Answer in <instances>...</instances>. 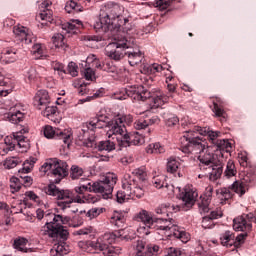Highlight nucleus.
Here are the masks:
<instances>
[{"label": "nucleus", "mask_w": 256, "mask_h": 256, "mask_svg": "<svg viewBox=\"0 0 256 256\" xmlns=\"http://www.w3.org/2000/svg\"><path fill=\"white\" fill-rule=\"evenodd\" d=\"M32 53L33 55H38L39 57H43V53H44L43 46H41V44L39 43L34 44L32 47Z\"/></svg>", "instance_id": "680f3d73"}, {"label": "nucleus", "mask_w": 256, "mask_h": 256, "mask_svg": "<svg viewBox=\"0 0 256 256\" xmlns=\"http://www.w3.org/2000/svg\"><path fill=\"white\" fill-rule=\"evenodd\" d=\"M182 205L181 206H174L169 203L161 204L156 208L157 215H167L169 216V213L172 211H189L193 205H195V199L198 197L197 190L193 188V186H186L184 188V191L180 194Z\"/></svg>", "instance_id": "0eeeda50"}, {"label": "nucleus", "mask_w": 256, "mask_h": 256, "mask_svg": "<svg viewBox=\"0 0 256 256\" xmlns=\"http://www.w3.org/2000/svg\"><path fill=\"white\" fill-rule=\"evenodd\" d=\"M121 247L119 246H111L109 248H106L103 250V254L107 256H115V255H120L121 253Z\"/></svg>", "instance_id": "8fccbe9b"}, {"label": "nucleus", "mask_w": 256, "mask_h": 256, "mask_svg": "<svg viewBox=\"0 0 256 256\" xmlns=\"http://www.w3.org/2000/svg\"><path fill=\"white\" fill-rule=\"evenodd\" d=\"M121 238V231H116L114 233H105L100 236L96 242H78V247L82 249V251H89V248L95 249L96 251H105L107 248L111 246L112 243L115 242L116 239Z\"/></svg>", "instance_id": "f8f14e48"}, {"label": "nucleus", "mask_w": 256, "mask_h": 256, "mask_svg": "<svg viewBox=\"0 0 256 256\" xmlns=\"http://www.w3.org/2000/svg\"><path fill=\"white\" fill-rule=\"evenodd\" d=\"M187 133H198V135H203L209 137V141L212 144V149L214 151H225V153H231V142L225 139H218L221 136L220 131H212L207 127L195 126L193 130L187 131Z\"/></svg>", "instance_id": "9d476101"}, {"label": "nucleus", "mask_w": 256, "mask_h": 256, "mask_svg": "<svg viewBox=\"0 0 256 256\" xmlns=\"http://www.w3.org/2000/svg\"><path fill=\"white\" fill-rule=\"evenodd\" d=\"M117 185V174L108 172L102 181L92 182L89 178H82L79 185L74 188L76 196L74 203H97L99 196L89 193H97L104 199L113 197V189Z\"/></svg>", "instance_id": "f03ea898"}, {"label": "nucleus", "mask_w": 256, "mask_h": 256, "mask_svg": "<svg viewBox=\"0 0 256 256\" xmlns=\"http://www.w3.org/2000/svg\"><path fill=\"white\" fill-rule=\"evenodd\" d=\"M183 141L187 142V144H184V149L189 151V153H191V151L199 153L198 160L201 163L200 167H210L215 163L213 162L215 159L214 155L209 151V147H207V142H205V140L197 136L195 137L193 133H188L180 138L181 149H183Z\"/></svg>", "instance_id": "39448f33"}, {"label": "nucleus", "mask_w": 256, "mask_h": 256, "mask_svg": "<svg viewBox=\"0 0 256 256\" xmlns=\"http://www.w3.org/2000/svg\"><path fill=\"white\" fill-rule=\"evenodd\" d=\"M41 21H47V23H51L53 21V11L50 9L41 10L39 16Z\"/></svg>", "instance_id": "09e8293b"}, {"label": "nucleus", "mask_w": 256, "mask_h": 256, "mask_svg": "<svg viewBox=\"0 0 256 256\" xmlns=\"http://www.w3.org/2000/svg\"><path fill=\"white\" fill-rule=\"evenodd\" d=\"M21 163V160L17 157L6 158L3 162L5 169H15V167Z\"/></svg>", "instance_id": "c03bdc74"}, {"label": "nucleus", "mask_w": 256, "mask_h": 256, "mask_svg": "<svg viewBox=\"0 0 256 256\" xmlns=\"http://www.w3.org/2000/svg\"><path fill=\"white\" fill-rule=\"evenodd\" d=\"M148 126H149V121L145 119H139L134 123V129H136L137 131L147 129Z\"/></svg>", "instance_id": "6e6d98bb"}, {"label": "nucleus", "mask_w": 256, "mask_h": 256, "mask_svg": "<svg viewBox=\"0 0 256 256\" xmlns=\"http://www.w3.org/2000/svg\"><path fill=\"white\" fill-rule=\"evenodd\" d=\"M145 143V137L139 132L128 133L125 137L122 147H131V145H143Z\"/></svg>", "instance_id": "aec40b11"}, {"label": "nucleus", "mask_w": 256, "mask_h": 256, "mask_svg": "<svg viewBox=\"0 0 256 256\" xmlns=\"http://www.w3.org/2000/svg\"><path fill=\"white\" fill-rule=\"evenodd\" d=\"M237 175V167H235V162L233 160H228L226 168L224 170V177L226 179H231Z\"/></svg>", "instance_id": "2f4dec72"}, {"label": "nucleus", "mask_w": 256, "mask_h": 256, "mask_svg": "<svg viewBox=\"0 0 256 256\" xmlns=\"http://www.w3.org/2000/svg\"><path fill=\"white\" fill-rule=\"evenodd\" d=\"M166 256H181V251L177 248L170 247L167 250Z\"/></svg>", "instance_id": "774afa93"}, {"label": "nucleus", "mask_w": 256, "mask_h": 256, "mask_svg": "<svg viewBox=\"0 0 256 256\" xmlns=\"http://www.w3.org/2000/svg\"><path fill=\"white\" fill-rule=\"evenodd\" d=\"M173 223H175L173 219L155 217L151 231H165L167 237H175L176 239H180L182 243H187L189 241V234L183 228Z\"/></svg>", "instance_id": "1a4fd4ad"}, {"label": "nucleus", "mask_w": 256, "mask_h": 256, "mask_svg": "<svg viewBox=\"0 0 256 256\" xmlns=\"http://www.w3.org/2000/svg\"><path fill=\"white\" fill-rule=\"evenodd\" d=\"M20 183L24 185V187H31V185H33V178L28 175L20 176Z\"/></svg>", "instance_id": "052dcab7"}, {"label": "nucleus", "mask_w": 256, "mask_h": 256, "mask_svg": "<svg viewBox=\"0 0 256 256\" xmlns=\"http://www.w3.org/2000/svg\"><path fill=\"white\" fill-rule=\"evenodd\" d=\"M42 115L44 117H47V119H50V121H55L53 120V117L57 116V106H51L47 104L46 106L43 107Z\"/></svg>", "instance_id": "f704fd0d"}, {"label": "nucleus", "mask_w": 256, "mask_h": 256, "mask_svg": "<svg viewBox=\"0 0 256 256\" xmlns=\"http://www.w3.org/2000/svg\"><path fill=\"white\" fill-rule=\"evenodd\" d=\"M134 249H136V256H147V252H145V242H143V240H138L136 244H134Z\"/></svg>", "instance_id": "de8ad7c7"}, {"label": "nucleus", "mask_w": 256, "mask_h": 256, "mask_svg": "<svg viewBox=\"0 0 256 256\" xmlns=\"http://www.w3.org/2000/svg\"><path fill=\"white\" fill-rule=\"evenodd\" d=\"M213 113H215L216 117H222L225 119L227 117V113L223 109V107L219 106L217 103H213V108H212Z\"/></svg>", "instance_id": "864d4df0"}, {"label": "nucleus", "mask_w": 256, "mask_h": 256, "mask_svg": "<svg viewBox=\"0 0 256 256\" xmlns=\"http://www.w3.org/2000/svg\"><path fill=\"white\" fill-rule=\"evenodd\" d=\"M108 127L107 137L108 139H116L118 145L123 147L125 143V138L128 135L127 128L123 124L122 118H114L109 120V117L100 114L92 118L90 122H86L82 125L81 132L82 139L84 141L85 147L93 149L97 147V142H95V129H103Z\"/></svg>", "instance_id": "f257e3e1"}, {"label": "nucleus", "mask_w": 256, "mask_h": 256, "mask_svg": "<svg viewBox=\"0 0 256 256\" xmlns=\"http://www.w3.org/2000/svg\"><path fill=\"white\" fill-rule=\"evenodd\" d=\"M102 71H106L107 73H119V70L114 65L110 63L103 64Z\"/></svg>", "instance_id": "e2e57ef3"}, {"label": "nucleus", "mask_w": 256, "mask_h": 256, "mask_svg": "<svg viewBox=\"0 0 256 256\" xmlns=\"http://www.w3.org/2000/svg\"><path fill=\"white\" fill-rule=\"evenodd\" d=\"M6 118L8 119V121L10 123L17 125V123H21V121H23V119H25V113H23L21 110L17 109V106H15L14 108L10 109Z\"/></svg>", "instance_id": "412c9836"}, {"label": "nucleus", "mask_w": 256, "mask_h": 256, "mask_svg": "<svg viewBox=\"0 0 256 256\" xmlns=\"http://www.w3.org/2000/svg\"><path fill=\"white\" fill-rule=\"evenodd\" d=\"M133 47V40H127L123 36L114 38V42L109 43L105 48V55L114 61H121L127 55V49Z\"/></svg>", "instance_id": "9b49d317"}, {"label": "nucleus", "mask_w": 256, "mask_h": 256, "mask_svg": "<svg viewBox=\"0 0 256 256\" xmlns=\"http://www.w3.org/2000/svg\"><path fill=\"white\" fill-rule=\"evenodd\" d=\"M45 225L40 230V235H47L51 239L56 241H67L69 238V231L64 225H67L71 221V217L61 214H55L48 212L44 217Z\"/></svg>", "instance_id": "20e7f679"}, {"label": "nucleus", "mask_w": 256, "mask_h": 256, "mask_svg": "<svg viewBox=\"0 0 256 256\" xmlns=\"http://www.w3.org/2000/svg\"><path fill=\"white\" fill-rule=\"evenodd\" d=\"M127 19L121 16V7L117 4L108 3L100 9L99 19L93 27L96 33H107L111 29H117L126 25Z\"/></svg>", "instance_id": "7ed1b4c3"}, {"label": "nucleus", "mask_w": 256, "mask_h": 256, "mask_svg": "<svg viewBox=\"0 0 256 256\" xmlns=\"http://www.w3.org/2000/svg\"><path fill=\"white\" fill-rule=\"evenodd\" d=\"M83 25V22L81 20H72L71 22H68L63 25V29H66L67 33H70V31H74V29H79Z\"/></svg>", "instance_id": "79ce46f5"}, {"label": "nucleus", "mask_w": 256, "mask_h": 256, "mask_svg": "<svg viewBox=\"0 0 256 256\" xmlns=\"http://www.w3.org/2000/svg\"><path fill=\"white\" fill-rule=\"evenodd\" d=\"M166 180L167 177L165 175H158L153 178L152 183L156 189H163V187H165L167 184V182H165Z\"/></svg>", "instance_id": "a19ab883"}, {"label": "nucleus", "mask_w": 256, "mask_h": 256, "mask_svg": "<svg viewBox=\"0 0 256 256\" xmlns=\"http://www.w3.org/2000/svg\"><path fill=\"white\" fill-rule=\"evenodd\" d=\"M167 127H175L179 123V118L177 116H170L165 121Z\"/></svg>", "instance_id": "69168bd1"}, {"label": "nucleus", "mask_w": 256, "mask_h": 256, "mask_svg": "<svg viewBox=\"0 0 256 256\" xmlns=\"http://www.w3.org/2000/svg\"><path fill=\"white\" fill-rule=\"evenodd\" d=\"M52 40H53V45L58 49L65 47V36H63V34H60V33L55 34L52 37Z\"/></svg>", "instance_id": "a18cd8bd"}, {"label": "nucleus", "mask_w": 256, "mask_h": 256, "mask_svg": "<svg viewBox=\"0 0 256 256\" xmlns=\"http://www.w3.org/2000/svg\"><path fill=\"white\" fill-rule=\"evenodd\" d=\"M4 143L6 145V147L3 149L4 153H9V151H13L15 149V147H17V138H12L7 136L4 139Z\"/></svg>", "instance_id": "4c0bfd02"}, {"label": "nucleus", "mask_w": 256, "mask_h": 256, "mask_svg": "<svg viewBox=\"0 0 256 256\" xmlns=\"http://www.w3.org/2000/svg\"><path fill=\"white\" fill-rule=\"evenodd\" d=\"M33 170V164L29 163V160H26L23 164V168L21 170H19V173H31V171Z\"/></svg>", "instance_id": "338daca9"}, {"label": "nucleus", "mask_w": 256, "mask_h": 256, "mask_svg": "<svg viewBox=\"0 0 256 256\" xmlns=\"http://www.w3.org/2000/svg\"><path fill=\"white\" fill-rule=\"evenodd\" d=\"M159 253V246L157 245H148L146 255L153 256Z\"/></svg>", "instance_id": "0e129e2a"}, {"label": "nucleus", "mask_w": 256, "mask_h": 256, "mask_svg": "<svg viewBox=\"0 0 256 256\" xmlns=\"http://www.w3.org/2000/svg\"><path fill=\"white\" fill-rule=\"evenodd\" d=\"M136 221H140L143 223V226H140L137 231L139 235L142 237H146V235H151V227H153V223L155 221V217L153 214L145 209L140 210L134 217Z\"/></svg>", "instance_id": "4468645a"}, {"label": "nucleus", "mask_w": 256, "mask_h": 256, "mask_svg": "<svg viewBox=\"0 0 256 256\" xmlns=\"http://www.w3.org/2000/svg\"><path fill=\"white\" fill-rule=\"evenodd\" d=\"M110 223L115 227H123L125 225V216L119 212H114L110 217Z\"/></svg>", "instance_id": "473e14b6"}, {"label": "nucleus", "mask_w": 256, "mask_h": 256, "mask_svg": "<svg viewBox=\"0 0 256 256\" xmlns=\"http://www.w3.org/2000/svg\"><path fill=\"white\" fill-rule=\"evenodd\" d=\"M86 68H84L83 76L86 81H95L97 79V76L95 75V70L92 69L91 66L85 65Z\"/></svg>", "instance_id": "37998d69"}, {"label": "nucleus", "mask_w": 256, "mask_h": 256, "mask_svg": "<svg viewBox=\"0 0 256 256\" xmlns=\"http://www.w3.org/2000/svg\"><path fill=\"white\" fill-rule=\"evenodd\" d=\"M13 33L16 39H18V41H22L25 43V45H30V43L35 41V36H33V33H30L29 29H27L25 26H15L13 28Z\"/></svg>", "instance_id": "a211bd4d"}, {"label": "nucleus", "mask_w": 256, "mask_h": 256, "mask_svg": "<svg viewBox=\"0 0 256 256\" xmlns=\"http://www.w3.org/2000/svg\"><path fill=\"white\" fill-rule=\"evenodd\" d=\"M125 93L127 97H131L134 101H147V99H149L153 103L155 109L165 105V103L169 101V97L173 99V94L165 96L160 91L151 93L150 91L145 90L142 85L130 86L125 89Z\"/></svg>", "instance_id": "423d86ee"}, {"label": "nucleus", "mask_w": 256, "mask_h": 256, "mask_svg": "<svg viewBox=\"0 0 256 256\" xmlns=\"http://www.w3.org/2000/svg\"><path fill=\"white\" fill-rule=\"evenodd\" d=\"M98 151H107L111 153V151H115V142L112 140H103L98 143Z\"/></svg>", "instance_id": "72a5a7b5"}, {"label": "nucleus", "mask_w": 256, "mask_h": 256, "mask_svg": "<svg viewBox=\"0 0 256 256\" xmlns=\"http://www.w3.org/2000/svg\"><path fill=\"white\" fill-rule=\"evenodd\" d=\"M179 165H181V163H179V161H177V159L171 157L168 159L167 162V172L168 173H177V169H179Z\"/></svg>", "instance_id": "ea45409f"}, {"label": "nucleus", "mask_w": 256, "mask_h": 256, "mask_svg": "<svg viewBox=\"0 0 256 256\" xmlns=\"http://www.w3.org/2000/svg\"><path fill=\"white\" fill-rule=\"evenodd\" d=\"M172 3L173 0H155V5L159 7V9H167Z\"/></svg>", "instance_id": "bf43d9fd"}, {"label": "nucleus", "mask_w": 256, "mask_h": 256, "mask_svg": "<svg viewBox=\"0 0 256 256\" xmlns=\"http://www.w3.org/2000/svg\"><path fill=\"white\" fill-rule=\"evenodd\" d=\"M202 227L204 229H213V227H215V223L209 216H205L202 219Z\"/></svg>", "instance_id": "13d9d810"}, {"label": "nucleus", "mask_w": 256, "mask_h": 256, "mask_svg": "<svg viewBox=\"0 0 256 256\" xmlns=\"http://www.w3.org/2000/svg\"><path fill=\"white\" fill-rule=\"evenodd\" d=\"M146 153L150 155H161V153H165V146L159 142L150 143L146 147Z\"/></svg>", "instance_id": "cd10ccee"}, {"label": "nucleus", "mask_w": 256, "mask_h": 256, "mask_svg": "<svg viewBox=\"0 0 256 256\" xmlns=\"http://www.w3.org/2000/svg\"><path fill=\"white\" fill-rule=\"evenodd\" d=\"M55 159H50L46 161L40 168L41 173H47V171H53V167L55 165Z\"/></svg>", "instance_id": "5fc2aeb1"}, {"label": "nucleus", "mask_w": 256, "mask_h": 256, "mask_svg": "<svg viewBox=\"0 0 256 256\" xmlns=\"http://www.w3.org/2000/svg\"><path fill=\"white\" fill-rule=\"evenodd\" d=\"M70 179H72V181L80 180L79 183H81L82 179H87L85 176V170H83V168L80 166L72 165L70 168Z\"/></svg>", "instance_id": "a878e982"}, {"label": "nucleus", "mask_w": 256, "mask_h": 256, "mask_svg": "<svg viewBox=\"0 0 256 256\" xmlns=\"http://www.w3.org/2000/svg\"><path fill=\"white\" fill-rule=\"evenodd\" d=\"M247 183H251V180L248 178H244L242 181H235L231 185V190L240 197H243V194L247 192Z\"/></svg>", "instance_id": "5701e85b"}, {"label": "nucleus", "mask_w": 256, "mask_h": 256, "mask_svg": "<svg viewBox=\"0 0 256 256\" xmlns=\"http://www.w3.org/2000/svg\"><path fill=\"white\" fill-rule=\"evenodd\" d=\"M145 195L143 186L137 183V180L131 174H125L122 179V190L116 194V201L118 203H125L129 199H141Z\"/></svg>", "instance_id": "6e6552de"}, {"label": "nucleus", "mask_w": 256, "mask_h": 256, "mask_svg": "<svg viewBox=\"0 0 256 256\" xmlns=\"http://www.w3.org/2000/svg\"><path fill=\"white\" fill-rule=\"evenodd\" d=\"M68 73L71 77H77L79 75V67L75 62H70L68 64Z\"/></svg>", "instance_id": "4d7b16f0"}, {"label": "nucleus", "mask_w": 256, "mask_h": 256, "mask_svg": "<svg viewBox=\"0 0 256 256\" xmlns=\"http://www.w3.org/2000/svg\"><path fill=\"white\" fill-rule=\"evenodd\" d=\"M51 103V98L49 97V92L46 90H39L34 96V105L38 109H43Z\"/></svg>", "instance_id": "6ab92c4d"}, {"label": "nucleus", "mask_w": 256, "mask_h": 256, "mask_svg": "<svg viewBox=\"0 0 256 256\" xmlns=\"http://www.w3.org/2000/svg\"><path fill=\"white\" fill-rule=\"evenodd\" d=\"M27 243H29V241L27 239L18 238L16 240H14L13 247L17 251H21L22 253H27L29 251V249H27V247H26Z\"/></svg>", "instance_id": "c9c22d12"}, {"label": "nucleus", "mask_w": 256, "mask_h": 256, "mask_svg": "<svg viewBox=\"0 0 256 256\" xmlns=\"http://www.w3.org/2000/svg\"><path fill=\"white\" fill-rule=\"evenodd\" d=\"M13 137H15V139H16V146H18L19 149H21L22 153H25V151H27V149H29V139H27V137H25L23 135H19V134H13Z\"/></svg>", "instance_id": "c756f323"}, {"label": "nucleus", "mask_w": 256, "mask_h": 256, "mask_svg": "<svg viewBox=\"0 0 256 256\" xmlns=\"http://www.w3.org/2000/svg\"><path fill=\"white\" fill-rule=\"evenodd\" d=\"M68 165L65 161H59L57 158H55L54 166L52 168V175L56 179L54 180V183H60L62 179H65L68 175Z\"/></svg>", "instance_id": "f3484780"}, {"label": "nucleus", "mask_w": 256, "mask_h": 256, "mask_svg": "<svg viewBox=\"0 0 256 256\" xmlns=\"http://www.w3.org/2000/svg\"><path fill=\"white\" fill-rule=\"evenodd\" d=\"M163 71V66L159 64H144L143 67L140 68V72L144 75H155V73H160Z\"/></svg>", "instance_id": "bb28decb"}, {"label": "nucleus", "mask_w": 256, "mask_h": 256, "mask_svg": "<svg viewBox=\"0 0 256 256\" xmlns=\"http://www.w3.org/2000/svg\"><path fill=\"white\" fill-rule=\"evenodd\" d=\"M251 221H253V214L238 216L233 220L234 231H251L253 227Z\"/></svg>", "instance_id": "dca6fc26"}, {"label": "nucleus", "mask_w": 256, "mask_h": 256, "mask_svg": "<svg viewBox=\"0 0 256 256\" xmlns=\"http://www.w3.org/2000/svg\"><path fill=\"white\" fill-rule=\"evenodd\" d=\"M208 170V175L211 181H217L221 175H223V165L221 164H211L205 168Z\"/></svg>", "instance_id": "4be33fe9"}, {"label": "nucleus", "mask_w": 256, "mask_h": 256, "mask_svg": "<svg viewBox=\"0 0 256 256\" xmlns=\"http://www.w3.org/2000/svg\"><path fill=\"white\" fill-rule=\"evenodd\" d=\"M132 174L136 179L140 181V183H143L147 181V170L145 167L136 168L132 171Z\"/></svg>", "instance_id": "e433bc0d"}, {"label": "nucleus", "mask_w": 256, "mask_h": 256, "mask_svg": "<svg viewBox=\"0 0 256 256\" xmlns=\"http://www.w3.org/2000/svg\"><path fill=\"white\" fill-rule=\"evenodd\" d=\"M1 63H15V51L6 50L5 53L2 54L0 58Z\"/></svg>", "instance_id": "58836bf2"}, {"label": "nucleus", "mask_w": 256, "mask_h": 256, "mask_svg": "<svg viewBox=\"0 0 256 256\" xmlns=\"http://www.w3.org/2000/svg\"><path fill=\"white\" fill-rule=\"evenodd\" d=\"M26 77L30 81V83H35L36 79H38L39 74L34 67H30L26 72Z\"/></svg>", "instance_id": "603ef678"}, {"label": "nucleus", "mask_w": 256, "mask_h": 256, "mask_svg": "<svg viewBox=\"0 0 256 256\" xmlns=\"http://www.w3.org/2000/svg\"><path fill=\"white\" fill-rule=\"evenodd\" d=\"M126 56L128 57V62L131 67H135V65H139V63H142L143 59H145V56H143V53L141 51L137 52H131L127 51Z\"/></svg>", "instance_id": "393cba45"}, {"label": "nucleus", "mask_w": 256, "mask_h": 256, "mask_svg": "<svg viewBox=\"0 0 256 256\" xmlns=\"http://www.w3.org/2000/svg\"><path fill=\"white\" fill-rule=\"evenodd\" d=\"M211 197H213V186L209 185L206 187L204 192V198L206 203L200 205L201 213H209V207L207 206L209 201H211Z\"/></svg>", "instance_id": "c85d7f7f"}, {"label": "nucleus", "mask_w": 256, "mask_h": 256, "mask_svg": "<svg viewBox=\"0 0 256 256\" xmlns=\"http://www.w3.org/2000/svg\"><path fill=\"white\" fill-rule=\"evenodd\" d=\"M101 213H103V208H92L86 213V217L91 221L92 219H97Z\"/></svg>", "instance_id": "3c124183"}, {"label": "nucleus", "mask_w": 256, "mask_h": 256, "mask_svg": "<svg viewBox=\"0 0 256 256\" xmlns=\"http://www.w3.org/2000/svg\"><path fill=\"white\" fill-rule=\"evenodd\" d=\"M10 189L11 193H17L21 189V179L13 176L10 178Z\"/></svg>", "instance_id": "49530a36"}, {"label": "nucleus", "mask_w": 256, "mask_h": 256, "mask_svg": "<svg viewBox=\"0 0 256 256\" xmlns=\"http://www.w3.org/2000/svg\"><path fill=\"white\" fill-rule=\"evenodd\" d=\"M44 137H46V139H53V137H55L59 141H62L64 147H70L73 141V132H71V130L53 128L48 125L44 127Z\"/></svg>", "instance_id": "ddd939ff"}, {"label": "nucleus", "mask_w": 256, "mask_h": 256, "mask_svg": "<svg viewBox=\"0 0 256 256\" xmlns=\"http://www.w3.org/2000/svg\"><path fill=\"white\" fill-rule=\"evenodd\" d=\"M69 253V245L65 242H58L54 244L53 248L50 250L51 256H63Z\"/></svg>", "instance_id": "b1692460"}, {"label": "nucleus", "mask_w": 256, "mask_h": 256, "mask_svg": "<svg viewBox=\"0 0 256 256\" xmlns=\"http://www.w3.org/2000/svg\"><path fill=\"white\" fill-rule=\"evenodd\" d=\"M46 195H50L51 197H55L58 201H74V194L71 190L68 189H60L55 185V183H51L45 189Z\"/></svg>", "instance_id": "2eb2a0df"}, {"label": "nucleus", "mask_w": 256, "mask_h": 256, "mask_svg": "<svg viewBox=\"0 0 256 256\" xmlns=\"http://www.w3.org/2000/svg\"><path fill=\"white\" fill-rule=\"evenodd\" d=\"M220 241L224 247H232L233 243H235V236L231 231H226L220 235Z\"/></svg>", "instance_id": "7c9ffc66"}]
</instances>
